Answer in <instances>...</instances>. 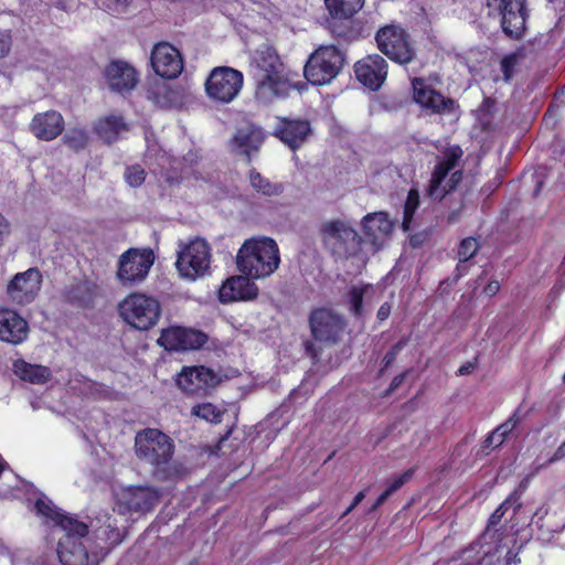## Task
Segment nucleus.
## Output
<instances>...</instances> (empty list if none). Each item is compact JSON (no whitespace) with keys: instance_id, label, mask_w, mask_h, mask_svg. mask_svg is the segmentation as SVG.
<instances>
[{"instance_id":"nucleus-51","label":"nucleus","mask_w":565,"mask_h":565,"mask_svg":"<svg viewBox=\"0 0 565 565\" xmlns=\"http://www.w3.org/2000/svg\"><path fill=\"white\" fill-rule=\"evenodd\" d=\"M565 457V441L556 449L552 458L550 459V462H554L556 460H559Z\"/></svg>"},{"instance_id":"nucleus-37","label":"nucleus","mask_w":565,"mask_h":565,"mask_svg":"<svg viewBox=\"0 0 565 565\" xmlns=\"http://www.w3.org/2000/svg\"><path fill=\"white\" fill-rule=\"evenodd\" d=\"M192 414L207 422H220L221 418V413L210 403L194 406Z\"/></svg>"},{"instance_id":"nucleus-38","label":"nucleus","mask_w":565,"mask_h":565,"mask_svg":"<svg viewBox=\"0 0 565 565\" xmlns=\"http://www.w3.org/2000/svg\"><path fill=\"white\" fill-rule=\"evenodd\" d=\"M519 498L514 494L510 495L490 516L489 519V526L497 525L502 516L504 515L505 511L510 505L515 504L514 511L521 508V503L518 502Z\"/></svg>"},{"instance_id":"nucleus-8","label":"nucleus","mask_w":565,"mask_h":565,"mask_svg":"<svg viewBox=\"0 0 565 565\" xmlns=\"http://www.w3.org/2000/svg\"><path fill=\"white\" fill-rule=\"evenodd\" d=\"M122 319L138 330H149L160 318L159 302L143 294H131L119 303Z\"/></svg>"},{"instance_id":"nucleus-61","label":"nucleus","mask_w":565,"mask_h":565,"mask_svg":"<svg viewBox=\"0 0 565 565\" xmlns=\"http://www.w3.org/2000/svg\"><path fill=\"white\" fill-rule=\"evenodd\" d=\"M383 503L380 502V500L377 499L376 502L372 505V508L370 509V512H373L375 511L380 505H382Z\"/></svg>"},{"instance_id":"nucleus-20","label":"nucleus","mask_w":565,"mask_h":565,"mask_svg":"<svg viewBox=\"0 0 565 565\" xmlns=\"http://www.w3.org/2000/svg\"><path fill=\"white\" fill-rule=\"evenodd\" d=\"M356 78L372 90H377L387 76V63L377 54L369 55L355 63Z\"/></svg>"},{"instance_id":"nucleus-4","label":"nucleus","mask_w":565,"mask_h":565,"mask_svg":"<svg viewBox=\"0 0 565 565\" xmlns=\"http://www.w3.org/2000/svg\"><path fill=\"white\" fill-rule=\"evenodd\" d=\"M135 450L137 457L154 467L169 478L175 470L172 468L174 452L173 440L162 431L147 428L136 435Z\"/></svg>"},{"instance_id":"nucleus-25","label":"nucleus","mask_w":565,"mask_h":565,"mask_svg":"<svg viewBox=\"0 0 565 565\" xmlns=\"http://www.w3.org/2000/svg\"><path fill=\"white\" fill-rule=\"evenodd\" d=\"M363 230L367 239L379 249L393 231V222L385 212L366 214L363 220Z\"/></svg>"},{"instance_id":"nucleus-32","label":"nucleus","mask_w":565,"mask_h":565,"mask_svg":"<svg viewBox=\"0 0 565 565\" xmlns=\"http://www.w3.org/2000/svg\"><path fill=\"white\" fill-rule=\"evenodd\" d=\"M364 4V0H326L330 14L335 19H348Z\"/></svg>"},{"instance_id":"nucleus-14","label":"nucleus","mask_w":565,"mask_h":565,"mask_svg":"<svg viewBox=\"0 0 565 565\" xmlns=\"http://www.w3.org/2000/svg\"><path fill=\"white\" fill-rule=\"evenodd\" d=\"M41 285L42 274L38 268L18 273L7 286L8 299L19 306L31 303L36 298Z\"/></svg>"},{"instance_id":"nucleus-9","label":"nucleus","mask_w":565,"mask_h":565,"mask_svg":"<svg viewBox=\"0 0 565 565\" xmlns=\"http://www.w3.org/2000/svg\"><path fill=\"white\" fill-rule=\"evenodd\" d=\"M210 264V245L202 238H195L178 252L175 266L183 278L195 280L209 271Z\"/></svg>"},{"instance_id":"nucleus-35","label":"nucleus","mask_w":565,"mask_h":565,"mask_svg":"<svg viewBox=\"0 0 565 565\" xmlns=\"http://www.w3.org/2000/svg\"><path fill=\"white\" fill-rule=\"evenodd\" d=\"M149 98L160 107H170L177 102L178 94L167 84H157L150 89Z\"/></svg>"},{"instance_id":"nucleus-29","label":"nucleus","mask_w":565,"mask_h":565,"mask_svg":"<svg viewBox=\"0 0 565 565\" xmlns=\"http://www.w3.org/2000/svg\"><path fill=\"white\" fill-rule=\"evenodd\" d=\"M14 373L23 381L32 384H44L47 382L51 372L49 367L38 364H30L19 360L14 362Z\"/></svg>"},{"instance_id":"nucleus-46","label":"nucleus","mask_w":565,"mask_h":565,"mask_svg":"<svg viewBox=\"0 0 565 565\" xmlns=\"http://www.w3.org/2000/svg\"><path fill=\"white\" fill-rule=\"evenodd\" d=\"M10 233V224L4 218L2 214H0V246L3 244L4 239Z\"/></svg>"},{"instance_id":"nucleus-34","label":"nucleus","mask_w":565,"mask_h":565,"mask_svg":"<svg viewBox=\"0 0 565 565\" xmlns=\"http://www.w3.org/2000/svg\"><path fill=\"white\" fill-rule=\"evenodd\" d=\"M479 249L478 241L473 237H467L461 241L458 248L459 264L456 268L455 279H459L466 271V263L472 258Z\"/></svg>"},{"instance_id":"nucleus-15","label":"nucleus","mask_w":565,"mask_h":565,"mask_svg":"<svg viewBox=\"0 0 565 565\" xmlns=\"http://www.w3.org/2000/svg\"><path fill=\"white\" fill-rule=\"evenodd\" d=\"M309 322L313 338L329 344L338 342L344 330L342 318L326 308L312 311Z\"/></svg>"},{"instance_id":"nucleus-11","label":"nucleus","mask_w":565,"mask_h":565,"mask_svg":"<svg viewBox=\"0 0 565 565\" xmlns=\"http://www.w3.org/2000/svg\"><path fill=\"white\" fill-rule=\"evenodd\" d=\"M379 50L388 58L399 64H406L415 57V50L408 41L404 29L386 25L376 34Z\"/></svg>"},{"instance_id":"nucleus-30","label":"nucleus","mask_w":565,"mask_h":565,"mask_svg":"<svg viewBox=\"0 0 565 565\" xmlns=\"http://www.w3.org/2000/svg\"><path fill=\"white\" fill-rule=\"evenodd\" d=\"M94 130L99 138L110 139L121 137V132L128 130V126L121 117L108 116L98 119Z\"/></svg>"},{"instance_id":"nucleus-23","label":"nucleus","mask_w":565,"mask_h":565,"mask_svg":"<svg viewBox=\"0 0 565 565\" xmlns=\"http://www.w3.org/2000/svg\"><path fill=\"white\" fill-rule=\"evenodd\" d=\"M29 333L28 322L15 311L10 309H0V340L20 344Z\"/></svg>"},{"instance_id":"nucleus-62","label":"nucleus","mask_w":565,"mask_h":565,"mask_svg":"<svg viewBox=\"0 0 565 565\" xmlns=\"http://www.w3.org/2000/svg\"><path fill=\"white\" fill-rule=\"evenodd\" d=\"M383 503L380 502V500L377 499L376 502L372 505V508L370 509V512H373L375 511L380 505H382Z\"/></svg>"},{"instance_id":"nucleus-3","label":"nucleus","mask_w":565,"mask_h":565,"mask_svg":"<svg viewBox=\"0 0 565 565\" xmlns=\"http://www.w3.org/2000/svg\"><path fill=\"white\" fill-rule=\"evenodd\" d=\"M278 245L269 237H253L241 246L236 264L244 275L263 278L271 275L279 266Z\"/></svg>"},{"instance_id":"nucleus-19","label":"nucleus","mask_w":565,"mask_h":565,"mask_svg":"<svg viewBox=\"0 0 565 565\" xmlns=\"http://www.w3.org/2000/svg\"><path fill=\"white\" fill-rule=\"evenodd\" d=\"M217 383V375L205 366H185L177 377L178 386L190 394L205 392Z\"/></svg>"},{"instance_id":"nucleus-44","label":"nucleus","mask_w":565,"mask_h":565,"mask_svg":"<svg viewBox=\"0 0 565 565\" xmlns=\"http://www.w3.org/2000/svg\"><path fill=\"white\" fill-rule=\"evenodd\" d=\"M519 423V418L513 415L507 422L501 424L498 428L503 435L508 437V435L516 427Z\"/></svg>"},{"instance_id":"nucleus-1","label":"nucleus","mask_w":565,"mask_h":565,"mask_svg":"<svg viewBox=\"0 0 565 565\" xmlns=\"http://www.w3.org/2000/svg\"><path fill=\"white\" fill-rule=\"evenodd\" d=\"M35 509L52 520L64 534L58 539L57 556L62 565H89V555L83 539L88 534V525L77 519L61 513L51 502L39 499Z\"/></svg>"},{"instance_id":"nucleus-39","label":"nucleus","mask_w":565,"mask_h":565,"mask_svg":"<svg viewBox=\"0 0 565 565\" xmlns=\"http://www.w3.org/2000/svg\"><path fill=\"white\" fill-rule=\"evenodd\" d=\"M145 178V170L140 166L128 167L125 171V180L132 188L140 186L143 183Z\"/></svg>"},{"instance_id":"nucleus-10","label":"nucleus","mask_w":565,"mask_h":565,"mask_svg":"<svg viewBox=\"0 0 565 565\" xmlns=\"http://www.w3.org/2000/svg\"><path fill=\"white\" fill-rule=\"evenodd\" d=\"M462 156L459 146H454L447 150L444 159L436 166L431 175L429 185L426 189V195L433 200H441L448 192L454 190L462 178L461 171H455L445 185L443 182L447 174L452 170Z\"/></svg>"},{"instance_id":"nucleus-7","label":"nucleus","mask_w":565,"mask_h":565,"mask_svg":"<svg viewBox=\"0 0 565 565\" xmlns=\"http://www.w3.org/2000/svg\"><path fill=\"white\" fill-rule=\"evenodd\" d=\"M244 84L243 73L228 67H214L204 83V90L215 104H230L241 93Z\"/></svg>"},{"instance_id":"nucleus-6","label":"nucleus","mask_w":565,"mask_h":565,"mask_svg":"<svg viewBox=\"0 0 565 565\" xmlns=\"http://www.w3.org/2000/svg\"><path fill=\"white\" fill-rule=\"evenodd\" d=\"M344 63L342 52L334 45H321L309 57L303 73L313 85L330 83L340 72Z\"/></svg>"},{"instance_id":"nucleus-57","label":"nucleus","mask_w":565,"mask_h":565,"mask_svg":"<svg viewBox=\"0 0 565 565\" xmlns=\"http://www.w3.org/2000/svg\"><path fill=\"white\" fill-rule=\"evenodd\" d=\"M458 214H459V213H458L457 211L451 212V213L449 214V216H448V221H449V222H456V220L458 218Z\"/></svg>"},{"instance_id":"nucleus-48","label":"nucleus","mask_w":565,"mask_h":565,"mask_svg":"<svg viewBox=\"0 0 565 565\" xmlns=\"http://www.w3.org/2000/svg\"><path fill=\"white\" fill-rule=\"evenodd\" d=\"M10 36L7 32H0V51L6 54L9 51Z\"/></svg>"},{"instance_id":"nucleus-28","label":"nucleus","mask_w":565,"mask_h":565,"mask_svg":"<svg viewBox=\"0 0 565 565\" xmlns=\"http://www.w3.org/2000/svg\"><path fill=\"white\" fill-rule=\"evenodd\" d=\"M99 287L92 280H78L72 282L65 290V297L68 301L78 306L88 307L97 297Z\"/></svg>"},{"instance_id":"nucleus-13","label":"nucleus","mask_w":565,"mask_h":565,"mask_svg":"<svg viewBox=\"0 0 565 565\" xmlns=\"http://www.w3.org/2000/svg\"><path fill=\"white\" fill-rule=\"evenodd\" d=\"M411 82L413 87V98L423 109L438 115L456 113L457 103L431 88L425 79L413 77Z\"/></svg>"},{"instance_id":"nucleus-31","label":"nucleus","mask_w":565,"mask_h":565,"mask_svg":"<svg viewBox=\"0 0 565 565\" xmlns=\"http://www.w3.org/2000/svg\"><path fill=\"white\" fill-rule=\"evenodd\" d=\"M266 138L264 130L247 118L235 121L233 141H260Z\"/></svg>"},{"instance_id":"nucleus-2","label":"nucleus","mask_w":565,"mask_h":565,"mask_svg":"<svg viewBox=\"0 0 565 565\" xmlns=\"http://www.w3.org/2000/svg\"><path fill=\"white\" fill-rule=\"evenodd\" d=\"M253 76L256 96L265 103L288 96L292 88L282 62L269 46L257 51Z\"/></svg>"},{"instance_id":"nucleus-21","label":"nucleus","mask_w":565,"mask_h":565,"mask_svg":"<svg viewBox=\"0 0 565 565\" xmlns=\"http://www.w3.org/2000/svg\"><path fill=\"white\" fill-rule=\"evenodd\" d=\"M65 121L57 110H46L34 115L30 122V130L40 140L51 141L56 139L64 130Z\"/></svg>"},{"instance_id":"nucleus-33","label":"nucleus","mask_w":565,"mask_h":565,"mask_svg":"<svg viewBox=\"0 0 565 565\" xmlns=\"http://www.w3.org/2000/svg\"><path fill=\"white\" fill-rule=\"evenodd\" d=\"M249 183L256 192L266 196H277L284 191V186L281 184L273 183L255 169L249 171Z\"/></svg>"},{"instance_id":"nucleus-54","label":"nucleus","mask_w":565,"mask_h":565,"mask_svg":"<svg viewBox=\"0 0 565 565\" xmlns=\"http://www.w3.org/2000/svg\"><path fill=\"white\" fill-rule=\"evenodd\" d=\"M390 316V307L387 305H382L377 311V318L380 320H385Z\"/></svg>"},{"instance_id":"nucleus-5","label":"nucleus","mask_w":565,"mask_h":565,"mask_svg":"<svg viewBox=\"0 0 565 565\" xmlns=\"http://www.w3.org/2000/svg\"><path fill=\"white\" fill-rule=\"evenodd\" d=\"M319 236L323 247L335 258L354 256L361 245V237L351 224L343 220H330L320 225Z\"/></svg>"},{"instance_id":"nucleus-24","label":"nucleus","mask_w":565,"mask_h":565,"mask_svg":"<svg viewBox=\"0 0 565 565\" xmlns=\"http://www.w3.org/2000/svg\"><path fill=\"white\" fill-rule=\"evenodd\" d=\"M159 492L147 486L129 487L122 493V501L128 510L146 513L159 503Z\"/></svg>"},{"instance_id":"nucleus-58","label":"nucleus","mask_w":565,"mask_h":565,"mask_svg":"<svg viewBox=\"0 0 565 565\" xmlns=\"http://www.w3.org/2000/svg\"><path fill=\"white\" fill-rule=\"evenodd\" d=\"M312 347H313L312 344L308 343V344L306 345V350H307V352H308L312 358H315V356H316V354H315V353H313V351H312Z\"/></svg>"},{"instance_id":"nucleus-16","label":"nucleus","mask_w":565,"mask_h":565,"mask_svg":"<svg viewBox=\"0 0 565 565\" xmlns=\"http://www.w3.org/2000/svg\"><path fill=\"white\" fill-rule=\"evenodd\" d=\"M150 60L153 71L162 78H177L183 71V60L180 52L167 42L153 46Z\"/></svg>"},{"instance_id":"nucleus-63","label":"nucleus","mask_w":565,"mask_h":565,"mask_svg":"<svg viewBox=\"0 0 565 565\" xmlns=\"http://www.w3.org/2000/svg\"><path fill=\"white\" fill-rule=\"evenodd\" d=\"M383 503L380 502V500L377 499L376 502L372 505V508L370 509V512H373L375 511L380 505H382Z\"/></svg>"},{"instance_id":"nucleus-43","label":"nucleus","mask_w":565,"mask_h":565,"mask_svg":"<svg viewBox=\"0 0 565 565\" xmlns=\"http://www.w3.org/2000/svg\"><path fill=\"white\" fill-rule=\"evenodd\" d=\"M235 152L238 156H243L246 159V162L249 163L252 160V153L258 152L257 146H250V143H236Z\"/></svg>"},{"instance_id":"nucleus-49","label":"nucleus","mask_w":565,"mask_h":565,"mask_svg":"<svg viewBox=\"0 0 565 565\" xmlns=\"http://www.w3.org/2000/svg\"><path fill=\"white\" fill-rule=\"evenodd\" d=\"M500 290V285L498 281H491L484 287V292L488 296H494Z\"/></svg>"},{"instance_id":"nucleus-22","label":"nucleus","mask_w":565,"mask_h":565,"mask_svg":"<svg viewBox=\"0 0 565 565\" xmlns=\"http://www.w3.org/2000/svg\"><path fill=\"white\" fill-rule=\"evenodd\" d=\"M105 78L111 90L124 93L134 89L138 83L136 70L126 62L114 61L105 68Z\"/></svg>"},{"instance_id":"nucleus-50","label":"nucleus","mask_w":565,"mask_h":565,"mask_svg":"<svg viewBox=\"0 0 565 565\" xmlns=\"http://www.w3.org/2000/svg\"><path fill=\"white\" fill-rule=\"evenodd\" d=\"M405 379V374H399V375H396L391 384H390V387H388V393L395 391L404 381Z\"/></svg>"},{"instance_id":"nucleus-18","label":"nucleus","mask_w":565,"mask_h":565,"mask_svg":"<svg viewBox=\"0 0 565 565\" xmlns=\"http://www.w3.org/2000/svg\"><path fill=\"white\" fill-rule=\"evenodd\" d=\"M207 337L198 330L181 327L163 330L158 343L169 351L195 350L201 348Z\"/></svg>"},{"instance_id":"nucleus-52","label":"nucleus","mask_w":565,"mask_h":565,"mask_svg":"<svg viewBox=\"0 0 565 565\" xmlns=\"http://www.w3.org/2000/svg\"><path fill=\"white\" fill-rule=\"evenodd\" d=\"M491 436L494 437V446H500L505 440L507 436L503 435L501 431H499V428L497 427L492 433Z\"/></svg>"},{"instance_id":"nucleus-27","label":"nucleus","mask_w":565,"mask_h":565,"mask_svg":"<svg viewBox=\"0 0 565 565\" xmlns=\"http://www.w3.org/2000/svg\"><path fill=\"white\" fill-rule=\"evenodd\" d=\"M273 135L280 141H303L313 137V129L306 119L278 118Z\"/></svg>"},{"instance_id":"nucleus-40","label":"nucleus","mask_w":565,"mask_h":565,"mask_svg":"<svg viewBox=\"0 0 565 565\" xmlns=\"http://www.w3.org/2000/svg\"><path fill=\"white\" fill-rule=\"evenodd\" d=\"M366 289L367 287H352V289L350 290L351 310L356 316H360L362 313L363 295L366 291Z\"/></svg>"},{"instance_id":"nucleus-64","label":"nucleus","mask_w":565,"mask_h":565,"mask_svg":"<svg viewBox=\"0 0 565 565\" xmlns=\"http://www.w3.org/2000/svg\"><path fill=\"white\" fill-rule=\"evenodd\" d=\"M562 95H563V97H564V98H563V102L565 103V86H564V88H563V90H562Z\"/></svg>"},{"instance_id":"nucleus-59","label":"nucleus","mask_w":565,"mask_h":565,"mask_svg":"<svg viewBox=\"0 0 565 565\" xmlns=\"http://www.w3.org/2000/svg\"><path fill=\"white\" fill-rule=\"evenodd\" d=\"M553 121V117L551 114H546L545 117H544V122L545 125H548Z\"/></svg>"},{"instance_id":"nucleus-56","label":"nucleus","mask_w":565,"mask_h":565,"mask_svg":"<svg viewBox=\"0 0 565 565\" xmlns=\"http://www.w3.org/2000/svg\"><path fill=\"white\" fill-rule=\"evenodd\" d=\"M392 493L386 489L380 497V502L384 503Z\"/></svg>"},{"instance_id":"nucleus-17","label":"nucleus","mask_w":565,"mask_h":565,"mask_svg":"<svg viewBox=\"0 0 565 565\" xmlns=\"http://www.w3.org/2000/svg\"><path fill=\"white\" fill-rule=\"evenodd\" d=\"M525 0H488V7L501 15L503 31L518 36L524 29Z\"/></svg>"},{"instance_id":"nucleus-36","label":"nucleus","mask_w":565,"mask_h":565,"mask_svg":"<svg viewBox=\"0 0 565 565\" xmlns=\"http://www.w3.org/2000/svg\"><path fill=\"white\" fill-rule=\"evenodd\" d=\"M418 205H419V193L416 189H412L408 192L407 200H406L405 206H404V217H403V223H402L404 231L409 230V226H411V223L413 220V215H414L415 211L417 210Z\"/></svg>"},{"instance_id":"nucleus-42","label":"nucleus","mask_w":565,"mask_h":565,"mask_svg":"<svg viewBox=\"0 0 565 565\" xmlns=\"http://www.w3.org/2000/svg\"><path fill=\"white\" fill-rule=\"evenodd\" d=\"M412 476H413V470L409 469V470L405 471L403 475L396 477L388 486V488H387L388 492L393 493L396 490H398L401 487H403L406 482H408L411 480Z\"/></svg>"},{"instance_id":"nucleus-12","label":"nucleus","mask_w":565,"mask_h":565,"mask_svg":"<svg viewBox=\"0 0 565 565\" xmlns=\"http://www.w3.org/2000/svg\"><path fill=\"white\" fill-rule=\"evenodd\" d=\"M152 264L153 253L150 249L131 248L119 258L117 278L124 285L142 281Z\"/></svg>"},{"instance_id":"nucleus-55","label":"nucleus","mask_w":565,"mask_h":565,"mask_svg":"<svg viewBox=\"0 0 565 565\" xmlns=\"http://www.w3.org/2000/svg\"><path fill=\"white\" fill-rule=\"evenodd\" d=\"M484 448H495L494 446V437L491 436V434L487 437V439L483 443Z\"/></svg>"},{"instance_id":"nucleus-41","label":"nucleus","mask_w":565,"mask_h":565,"mask_svg":"<svg viewBox=\"0 0 565 565\" xmlns=\"http://www.w3.org/2000/svg\"><path fill=\"white\" fill-rule=\"evenodd\" d=\"M518 64V56L515 54H511L504 56L500 63V68L503 74V79L509 82L513 75L514 68Z\"/></svg>"},{"instance_id":"nucleus-26","label":"nucleus","mask_w":565,"mask_h":565,"mask_svg":"<svg viewBox=\"0 0 565 565\" xmlns=\"http://www.w3.org/2000/svg\"><path fill=\"white\" fill-rule=\"evenodd\" d=\"M248 277L245 275L227 279L220 289V300L222 302H231L256 298L258 288Z\"/></svg>"},{"instance_id":"nucleus-47","label":"nucleus","mask_w":565,"mask_h":565,"mask_svg":"<svg viewBox=\"0 0 565 565\" xmlns=\"http://www.w3.org/2000/svg\"><path fill=\"white\" fill-rule=\"evenodd\" d=\"M365 498V492L364 491H361L359 492L353 502H351L350 507L343 512V514L341 515V518H344L347 516L360 502H362V500Z\"/></svg>"},{"instance_id":"nucleus-53","label":"nucleus","mask_w":565,"mask_h":565,"mask_svg":"<svg viewBox=\"0 0 565 565\" xmlns=\"http://www.w3.org/2000/svg\"><path fill=\"white\" fill-rule=\"evenodd\" d=\"M475 369V363L473 362H468L463 365H461L458 370V374L460 375H468L470 374Z\"/></svg>"},{"instance_id":"nucleus-60","label":"nucleus","mask_w":565,"mask_h":565,"mask_svg":"<svg viewBox=\"0 0 565 565\" xmlns=\"http://www.w3.org/2000/svg\"><path fill=\"white\" fill-rule=\"evenodd\" d=\"M383 503L380 502V500L377 499L376 502L372 505V508L370 509V512H373L375 511L380 505H382Z\"/></svg>"},{"instance_id":"nucleus-45","label":"nucleus","mask_w":565,"mask_h":565,"mask_svg":"<svg viewBox=\"0 0 565 565\" xmlns=\"http://www.w3.org/2000/svg\"><path fill=\"white\" fill-rule=\"evenodd\" d=\"M403 344L402 342L396 343L390 352H387L383 359L384 365L388 366L402 349Z\"/></svg>"}]
</instances>
